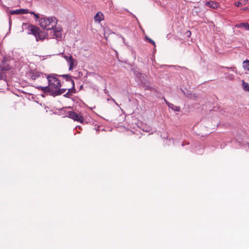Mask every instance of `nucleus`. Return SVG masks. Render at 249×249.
Returning a JSON list of instances; mask_svg holds the SVG:
<instances>
[{
    "instance_id": "obj_29",
    "label": "nucleus",
    "mask_w": 249,
    "mask_h": 249,
    "mask_svg": "<svg viewBox=\"0 0 249 249\" xmlns=\"http://www.w3.org/2000/svg\"><path fill=\"white\" fill-rule=\"evenodd\" d=\"M247 145L248 146V147L249 148V143H247Z\"/></svg>"
},
{
    "instance_id": "obj_8",
    "label": "nucleus",
    "mask_w": 249,
    "mask_h": 249,
    "mask_svg": "<svg viewBox=\"0 0 249 249\" xmlns=\"http://www.w3.org/2000/svg\"><path fill=\"white\" fill-rule=\"evenodd\" d=\"M206 5L208 7L212 8L213 9H216L219 6L218 3L213 1H207L206 3Z\"/></svg>"
},
{
    "instance_id": "obj_7",
    "label": "nucleus",
    "mask_w": 249,
    "mask_h": 249,
    "mask_svg": "<svg viewBox=\"0 0 249 249\" xmlns=\"http://www.w3.org/2000/svg\"><path fill=\"white\" fill-rule=\"evenodd\" d=\"M68 62L70 64L69 70H72L74 66L76 64L77 62L75 60H74L72 57L71 55L69 57Z\"/></svg>"
},
{
    "instance_id": "obj_26",
    "label": "nucleus",
    "mask_w": 249,
    "mask_h": 249,
    "mask_svg": "<svg viewBox=\"0 0 249 249\" xmlns=\"http://www.w3.org/2000/svg\"><path fill=\"white\" fill-rule=\"evenodd\" d=\"M177 111H179V108L178 107H176V108L175 109Z\"/></svg>"
},
{
    "instance_id": "obj_27",
    "label": "nucleus",
    "mask_w": 249,
    "mask_h": 249,
    "mask_svg": "<svg viewBox=\"0 0 249 249\" xmlns=\"http://www.w3.org/2000/svg\"><path fill=\"white\" fill-rule=\"evenodd\" d=\"M68 89V91L67 92V93H66V94H69V92L71 91V89Z\"/></svg>"
},
{
    "instance_id": "obj_16",
    "label": "nucleus",
    "mask_w": 249,
    "mask_h": 249,
    "mask_svg": "<svg viewBox=\"0 0 249 249\" xmlns=\"http://www.w3.org/2000/svg\"><path fill=\"white\" fill-rule=\"evenodd\" d=\"M10 13L11 15H18L20 12H19V10H13L10 12Z\"/></svg>"
},
{
    "instance_id": "obj_20",
    "label": "nucleus",
    "mask_w": 249,
    "mask_h": 249,
    "mask_svg": "<svg viewBox=\"0 0 249 249\" xmlns=\"http://www.w3.org/2000/svg\"><path fill=\"white\" fill-rule=\"evenodd\" d=\"M146 77V75L143 74H140V79L142 82L145 80V78Z\"/></svg>"
},
{
    "instance_id": "obj_9",
    "label": "nucleus",
    "mask_w": 249,
    "mask_h": 249,
    "mask_svg": "<svg viewBox=\"0 0 249 249\" xmlns=\"http://www.w3.org/2000/svg\"><path fill=\"white\" fill-rule=\"evenodd\" d=\"M94 19L95 21L100 22L104 19V15L101 12H98L94 16Z\"/></svg>"
},
{
    "instance_id": "obj_24",
    "label": "nucleus",
    "mask_w": 249,
    "mask_h": 249,
    "mask_svg": "<svg viewBox=\"0 0 249 249\" xmlns=\"http://www.w3.org/2000/svg\"><path fill=\"white\" fill-rule=\"evenodd\" d=\"M244 11H247V10H249V7H244L242 9Z\"/></svg>"
},
{
    "instance_id": "obj_25",
    "label": "nucleus",
    "mask_w": 249,
    "mask_h": 249,
    "mask_svg": "<svg viewBox=\"0 0 249 249\" xmlns=\"http://www.w3.org/2000/svg\"><path fill=\"white\" fill-rule=\"evenodd\" d=\"M64 57L65 58L66 60H67V61L68 62V60H69V56H66V55H64Z\"/></svg>"
},
{
    "instance_id": "obj_23",
    "label": "nucleus",
    "mask_w": 249,
    "mask_h": 249,
    "mask_svg": "<svg viewBox=\"0 0 249 249\" xmlns=\"http://www.w3.org/2000/svg\"><path fill=\"white\" fill-rule=\"evenodd\" d=\"M246 3H249V0H243V4L245 5Z\"/></svg>"
},
{
    "instance_id": "obj_12",
    "label": "nucleus",
    "mask_w": 249,
    "mask_h": 249,
    "mask_svg": "<svg viewBox=\"0 0 249 249\" xmlns=\"http://www.w3.org/2000/svg\"><path fill=\"white\" fill-rule=\"evenodd\" d=\"M243 67L244 69L249 71V60H246L245 61H244L243 62Z\"/></svg>"
},
{
    "instance_id": "obj_14",
    "label": "nucleus",
    "mask_w": 249,
    "mask_h": 249,
    "mask_svg": "<svg viewBox=\"0 0 249 249\" xmlns=\"http://www.w3.org/2000/svg\"><path fill=\"white\" fill-rule=\"evenodd\" d=\"M19 12H20L19 14H26L27 13H30L29 12H28V9H21L19 10Z\"/></svg>"
},
{
    "instance_id": "obj_22",
    "label": "nucleus",
    "mask_w": 249,
    "mask_h": 249,
    "mask_svg": "<svg viewBox=\"0 0 249 249\" xmlns=\"http://www.w3.org/2000/svg\"><path fill=\"white\" fill-rule=\"evenodd\" d=\"M243 5L242 2H240V1H237L235 3V5L239 7L240 5Z\"/></svg>"
},
{
    "instance_id": "obj_21",
    "label": "nucleus",
    "mask_w": 249,
    "mask_h": 249,
    "mask_svg": "<svg viewBox=\"0 0 249 249\" xmlns=\"http://www.w3.org/2000/svg\"><path fill=\"white\" fill-rule=\"evenodd\" d=\"M164 101L169 107L172 108V106H173V104L169 103L165 98H164Z\"/></svg>"
},
{
    "instance_id": "obj_6",
    "label": "nucleus",
    "mask_w": 249,
    "mask_h": 249,
    "mask_svg": "<svg viewBox=\"0 0 249 249\" xmlns=\"http://www.w3.org/2000/svg\"><path fill=\"white\" fill-rule=\"evenodd\" d=\"M1 71H9L11 69L10 61L6 57H4L0 65Z\"/></svg>"
},
{
    "instance_id": "obj_18",
    "label": "nucleus",
    "mask_w": 249,
    "mask_h": 249,
    "mask_svg": "<svg viewBox=\"0 0 249 249\" xmlns=\"http://www.w3.org/2000/svg\"><path fill=\"white\" fill-rule=\"evenodd\" d=\"M225 68L226 69H230L232 71L234 72H237L236 68L235 67H231V68L225 67Z\"/></svg>"
},
{
    "instance_id": "obj_10",
    "label": "nucleus",
    "mask_w": 249,
    "mask_h": 249,
    "mask_svg": "<svg viewBox=\"0 0 249 249\" xmlns=\"http://www.w3.org/2000/svg\"><path fill=\"white\" fill-rule=\"evenodd\" d=\"M67 89H60V88H59V89H57L56 90L54 91L53 93L52 96H55L60 95L63 93H64Z\"/></svg>"
},
{
    "instance_id": "obj_4",
    "label": "nucleus",
    "mask_w": 249,
    "mask_h": 249,
    "mask_svg": "<svg viewBox=\"0 0 249 249\" xmlns=\"http://www.w3.org/2000/svg\"><path fill=\"white\" fill-rule=\"evenodd\" d=\"M46 75L38 71H33L32 72L31 78L34 80H36L40 83L45 82V77Z\"/></svg>"
},
{
    "instance_id": "obj_3",
    "label": "nucleus",
    "mask_w": 249,
    "mask_h": 249,
    "mask_svg": "<svg viewBox=\"0 0 249 249\" xmlns=\"http://www.w3.org/2000/svg\"><path fill=\"white\" fill-rule=\"evenodd\" d=\"M28 30L29 34H33L36 36L37 41L44 40L47 36L45 32L41 31L38 27L33 25H29Z\"/></svg>"
},
{
    "instance_id": "obj_2",
    "label": "nucleus",
    "mask_w": 249,
    "mask_h": 249,
    "mask_svg": "<svg viewBox=\"0 0 249 249\" xmlns=\"http://www.w3.org/2000/svg\"><path fill=\"white\" fill-rule=\"evenodd\" d=\"M41 28L46 30L53 29L57 24V20L54 17L42 18L39 20Z\"/></svg>"
},
{
    "instance_id": "obj_19",
    "label": "nucleus",
    "mask_w": 249,
    "mask_h": 249,
    "mask_svg": "<svg viewBox=\"0 0 249 249\" xmlns=\"http://www.w3.org/2000/svg\"><path fill=\"white\" fill-rule=\"evenodd\" d=\"M146 38L149 43L153 44L154 46H156L155 42L152 39H151L150 38H149L148 37H146Z\"/></svg>"
},
{
    "instance_id": "obj_17",
    "label": "nucleus",
    "mask_w": 249,
    "mask_h": 249,
    "mask_svg": "<svg viewBox=\"0 0 249 249\" xmlns=\"http://www.w3.org/2000/svg\"><path fill=\"white\" fill-rule=\"evenodd\" d=\"M30 14L33 15L35 16L36 20H38L39 18V15L36 14L34 12H30Z\"/></svg>"
},
{
    "instance_id": "obj_1",
    "label": "nucleus",
    "mask_w": 249,
    "mask_h": 249,
    "mask_svg": "<svg viewBox=\"0 0 249 249\" xmlns=\"http://www.w3.org/2000/svg\"><path fill=\"white\" fill-rule=\"evenodd\" d=\"M48 81V85L45 87L37 86L36 88L41 90L44 93H49L51 95L56 90L61 87V83L54 75L50 74L46 76Z\"/></svg>"
},
{
    "instance_id": "obj_28",
    "label": "nucleus",
    "mask_w": 249,
    "mask_h": 249,
    "mask_svg": "<svg viewBox=\"0 0 249 249\" xmlns=\"http://www.w3.org/2000/svg\"><path fill=\"white\" fill-rule=\"evenodd\" d=\"M58 33V32H55V34L56 35V36H57V34Z\"/></svg>"
},
{
    "instance_id": "obj_5",
    "label": "nucleus",
    "mask_w": 249,
    "mask_h": 249,
    "mask_svg": "<svg viewBox=\"0 0 249 249\" xmlns=\"http://www.w3.org/2000/svg\"><path fill=\"white\" fill-rule=\"evenodd\" d=\"M68 117L75 121L82 123L84 121L83 117L79 113H76L74 111H69L68 113Z\"/></svg>"
},
{
    "instance_id": "obj_15",
    "label": "nucleus",
    "mask_w": 249,
    "mask_h": 249,
    "mask_svg": "<svg viewBox=\"0 0 249 249\" xmlns=\"http://www.w3.org/2000/svg\"><path fill=\"white\" fill-rule=\"evenodd\" d=\"M243 26L246 30H249V24L248 23H242L240 24V27Z\"/></svg>"
},
{
    "instance_id": "obj_13",
    "label": "nucleus",
    "mask_w": 249,
    "mask_h": 249,
    "mask_svg": "<svg viewBox=\"0 0 249 249\" xmlns=\"http://www.w3.org/2000/svg\"><path fill=\"white\" fill-rule=\"evenodd\" d=\"M242 86L244 90L249 91V84L242 80Z\"/></svg>"
},
{
    "instance_id": "obj_11",
    "label": "nucleus",
    "mask_w": 249,
    "mask_h": 249,
    "mask_svg": "<svg viewBox=\"0 0 249 249\" xmlns=\"http://www.w3.org/2000/svg\"><path fill=\"white\" fill-rule=\"evenodd\" d=\"M62 76L65 78L66 81L70 82L72 85V89L74 88V81L71 79V77L68 74L63 75Z\"/></svg>"
}]
</instances>
